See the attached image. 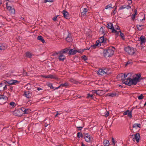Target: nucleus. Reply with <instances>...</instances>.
Segmentation results:
<instances>
[{"mask_svg":"<svg viewBox=\"0 0 146 146\" xmlns=\"http://www.w3.org/2000/svg\"><path fill=\"white\" fill-rule=\"evenodd\" d=\"M128 74H123V78H121V80H122V83L126 85L129 86L134 85H136L138 82H140V80H141L142 78H140L141 77V75L140 74H137L136 75V77L133 79H131L130 78H128L125 81V79L127 76Z\"/></svg>","mask_w":146,"mask_h":146,"instance_id":"f257e3e1","label":"nucleus"},{"mask_svg":"<svg viewBox=\"0 0 146 146\" xmlns=\"http://www.w3.org/2000/svg\"><path fill=\"white\" fill-rule=\"evenodd\" d=\"M114 51L111 48H108L104 50L103 51L104 56L105 57H110L114 54Z\"/></svg>","mask_w":146,"mask_h":146,"instance_id":"f03ea898","label":"nucleus"},{"mask_svg":"<svg viewBox=\"0 0 146 146\" xmlns=\"http://www.w3.org/2000/svg\"><path fill=\"white\" fill-rule=\"evenodd\" d=\"M125 51L129 54L131 55L133 54L135 52V49L133 47L129 46L125 47L124 49Z\"/></svg>","mask_w":146,"mask_h":146,"instance_id":"7ed1b4c3","label":"nucleus"},{"mask_svg":"<svg viewBox=\"0 0 146 146\" xmlns=\"http://www.w3.org/2000/svg\"><path fill=\"white\" fill-rule=\"evenodd\" d=\"M98 74L102 76L105 74H109L110 72L108 69L105 68L104 69H100L99 70L98 72Z\"/></svg>","mask_w":146,"mask_h":146,"instance_id":"20e7f679","label":"nucleus"},{"mask_svg":"<svg viewBox=\"0 0 146 146\" xmlns=\"http://www.w3.org/2000/svg\"><path fill=\"white\" fill-rule=\"evenodd\" d=\"M6 7L7 10L12 15H14L15 13V10L14 8H12L11 6L8 5V3H6Z\"/></svg>","mask_w":146,"mask_h":146,"instance_id":"39448f33","label":"nucleus"},{"mask_svg":"<svg viewBox=\"0 0 146 146\" xmlns=\"http://www.w3.org/2000/svg\"><path fill=\"white\" fill-rule=\"evenodd\" d=\"M15 113L16 115L17 116L20 117L22 116L23 114L22 108L15 110Z\"/></svg>","mask_w":146,"mask_h":146,"instance_id":"423d86ee","label":"nucleus"},{"mask_svg":"<svg viewBox=\"0 0 146 146\" xmlns=\"http://www.w3.org/2000/svg\"><path fill=\"white\" fill-rule=\"evenodd\" d=\"M134 136V137L133 139V140L135 141V140H136L137 143H138L139 141V139L140 138V134L138 133H137L135 135H133L132 136Z\"/></svg>","mask_w":146,"mask_h":146,"instance_id":"0eeeda50","label":"nucleus"},{"mask_svg":"<svg viewBox=\"0 0 146 146\" xmlns=\"http://www.w3.org/2000/svg\"><path fill=\"white\" fill-rule=\"evenodd\" d=\"M6 82L8 84L11 85H16L18 84L19 83V82L17 80H13L7 81Z\"/></svg>","mask_w":146,"mask_h":146,"instance_id":"6e6552de","label":"nucleus"},{"mask_svg":"<svg viewBox=\"0 0 146 146\" xmlns=\"http://www.w3.org/2000/svg\"><path fill=\"white\" fill-rule=\"evenodd\" d=\"M139 41H140V44L143 45V44H144L146 42V38L145 36H141L139 38Z\"/></svg>","mask_w":146,"mask_h":146,"instance_id":"1a4fd4ad","label":"nucleus"},{"mask_svg":"<svg viewBox=\"0 0 146 146\" xmlns=\"http://www.w3.org/2000/svg\"><path fill=\"white\" fill-rule=\"evenodd\" d=\"M7 99V98L6 96L0 94V100L3 102V104L5 103L6 102Z\"/></svg>","mask_w":146,"mask_h":146,"instance_id":"9d476101","label":"nucleus"},{"mask_svg":"<svg viewBox=\"0 0 146 146\" xmlns=\"http://www.w3.org/2000/svg\"><path fill=\"white\" fill-rule=\"evenodd\" d=\"M24 96L27 98H29L32 96L31 93L29 91H25L24 92Z\"/></svg>","mask_w":146,"mask_h":146,"instance_id":"9b49d317","label":"nucleus"},{"mask_svg":"<svg viewBox=\"0 0 146 146\" xmlns=\"http://www.w3.org/2000/svg\"><path fill=\"white\" fill-rule=\"evenodd\" d=\"M132 110L130 111L129 110H127L123 113V114L124 115H127L128 117L131 118L132 117Z\"/></svg>","mask_w":146,"mask_h":146,"instance_id":"f8f14e48","label":"nucleus"},{"mask_svg":"<svg viewBox=\"0 0 146 146\" xmlns=\"http://www.w3.org/2000/svg\"><path fill=\"white\" fill-rule=\"evenodd\" d=\"M7 48V45L5 43H0V50H4Z\"/></svg>","mask_w":146,"mask_h":146,"instance_id":"ddd939ff","label":"nucleus"},{"mask_svg":"<svg viewBox=\"0 0 146 146\" xmlns=\"http://www.w3.org/2000/svg\"><path fill=\"white\" fill-rule=\"evenodd\" d=\"M107 27L112 30H113V29H114L115 28L113 27V24L111 23H108L106 26Z\"/></svg>","mask_w":146,"mask_h":146,"instance_id":"4468645a","label":"nucleus"},{"mask_svg":"<svg viewBox=\"0 0 146 146\" xmlns=\"http://www.w3.org/2000/svg\"><path fill=\"white\" fill-rule=\"evenodd\" d=\"M66 40L69 42H72V39L71 37V35L69 33L68 34L67 36L66 37Z\"/></svg>","mask_w":146,"mask_h":146,"instance_id":"2eb2a0df","label":"nucleus"},{"mask_svg":"<svg viewBox=\"0 0 146 146\" xmlns=\"http://www.w3.org/2000/svg\"><path fill=\"white\" fill-rule=\"evenodd\" d=\"M23 114H27L30 113L31 110L29 109H25L22 108Z\"/></svg>","mask_w":146,"mask_h":146,"instance_id":"dca6fc26","label":"nucleus"},{"mask_svg":"<svg viewBox=\"0 0 146 146\" xmlns=\"http://www.w3.org/2000/svg\"><path fill=\"white\" fill-rule=\"evenodd\" d=\"M90 135L87 133L85 134V135L84 139L87 142H89L90 141Z\"/></svg>","mask_w":146,"mask_h":146,"instance_id":"f3484780","label":"nucleus"},{"mask_svg":"<svg viewBox=\"0 0 146 146\" xmlns=\"http://www.w3.org/2000/svg\"><path fill=\"white\" fill-rule=\"evenodd\" d=\"M62 13L64 17L66 19H68V13L65 11V10H63L62 11Z\"/></svg>","mask_w":146,"mask_h":146,"instance_id":"a211bd4d","label":"nucleus"},{"mask_svg":"<svg viewBox=\"0 0 146 146\" xmlns=\"http://www.w3.org/2000/svg\"><path fill=\"white\" fill-rule=\"evenodd\" d=\"M65 56L62 54H60L58 56V58L60 61H63L65 59Z\"/></svg>","mask_w":146,"mask_h":146,"instance_id":"6ab92c4d","label":"nucleus"},{"mask_svg":"<svg viewBox=\"0 0 146 146\" xmlns=\"http://www.w3.org/2000/svg\"><path fill=\"white\" fill-rule=\"evenodd\" d=\"M48 78L51 79H58L57 76L55 75H48Z\"/></svg>","mask_w":146,"mask_h":146,"instance_id":"aec40b11","label":"nucleus"},{"mask_svg":"<svg viewBox=\"0 0 146 146\" xmlns=\"http://www.w3.org/2000/svg\"><path fill=\"white\" fill-rule=\"evenodd\" d=\"M88 11V10L86 8H84V10H83V11H82L81 13V15L83 16H85L86 15V13Z\"/></svg>","mask_w":146,"mask_h":146,"instance_id":"412c9836","label":"nucleus"},{"mask_svg":"<svg viewBox=\"0 0 146 146\" xmlns=\"http://www.w3.org/2000/svg\"><path fill=\"white\" fill-rule=\"evenodd\" d=\"M37 39L41 41L43 43L45 42V41L43 37L41 36H39L37 38Z\"/></svg>","mask_w":146,"mask_h":146,"instance_id":"4be33fe9","label":"nucleus"},{"mask_svg":"<svg viewBox=\"0 0 146 146\" xmlns=\"http://www.w3.org/2000/svg\"><path fill=\"white\" fill-rule=\"evenodd\" d=\"M26 56L27 57L31 58L32 57L33 54L30 52H28L26 53Z\"/></svg>","mask_w":146,"mask_h":146,"instance_id":"5701e85b","label":"nucleus"},{"mask_svg":"<svg viewBox=\"0 0 146 146\" xmlns=\"http://www.w3.org/2000/svg\"><path fill=\"white\" fill-rule=\"evenodd\" d=\"M99 40L100 41V42L101 43H104L106 41L104 40V36H103L101 37H100L99 38Z\"/></svg>","mask_w":146,"mask_h":146,"instance_id":"b1692460","label":"nucleus"},{"mask_svg":"<svg viewBox=\"0 0 146 146\" xmlns=\"http://www.w3.org/2000/svg\"><path fill=\"white\" fill-rule=\"evenodd\" d=\"M144 25H137V27L139 31H141L144 29Z\"/></svg>","mask_w":146,"mask_h":146,"instance_id":"393cba45","label":"nucleus"},{"mask_svg":"<svg viewBox=\"0 0 146 146\" xmlns=\"http://www.w3.org/2000/svg\"><path fill=\"white\" fill-rule=\"evenodd\" d=\"M111 32L112 33H115L116 37L118 36L119 33H120L119 31H117L115 29H113V30H112Z\"/></svg>","mask_w":146,"mask_h":146,"instance_id":"a878e982","label":"nucleus"},{"mask_svg":"<svg viewBox=\"0 0 146 146\" xmlns=\"http://www.w3.org/2000/svg\"><path fill=\"white\" fill-rule=\"evenodd\" d=\"M103 144L105 146H108L110 145L109 141L107 140H104L103 141Z\"/></svg>","mask_w":146,"mask_h":146,"instance_id":"bb28decb","label":"nucleus"},{"mask_svg":"<svg viewBox=\"0 0 146 146\" xmlns=\"http://www.w3.org/2000/svg\"><path fill=\"white\" fill-rule=\"evenodd\" d=\"M69 50V48H66L62 50L61 51V52L62 53H66Z\"/></svg>","mask_w":146,"mask_h":146,"instance_id":"cd10ccee","label":"nucleus"},{"mask_svg":"<svg viewBox=\"0 0 146 146\" xmlns=\"http://www.w3.org/2000/svg\"><path fill=\"white\" fill-rule=\"evenodd\" d=\"M134 14L132 15V19L133 20H134L135 18L136 15H137V10L136 9L134 10Z\"/></svg>","mask_w":146,"mask_h":146,"instance_id":"c85d7f7f","label":"nucleus"},{"mask_svg":"<svg viewBox=\"0 0 146 146\" xmlns=\"http://www.w3.org/2000/svg\"><path fill=\"white\" fill-rule=\"evenodd\" d=\"M3 84L4 82L1 83L0 84V91H3L4 90V88H3Z\"/></svg>","mask_w":146,"mask_h":146,"instance_id":"c756f323","label":"nucleus"},{"mask_svg":"<svg viewBox=\"0 0 146 146\" xmlns=\"http://www.w3.org/2000/svg\"><path fill=\"white\" fill-rule=\"evenodd\" d=\"M140 124L135 123L133 125V127L137 128V127H140Z\"/></svg>","mask_w":146,"mask_h":146,"instance_id":"7c9ffc66","label":"nucleus"},{"mask_svg":"<svg viewBox=\"0 0 146 146\" xmlns=\"http://www.w3.org/2000/svg\"><path fill=\"white\" fill-rule=\"evenodd\" d=\"M99 92H100V90H94L92 91L93 93L96 94L98 95L100 94V93H99Z\"/></svg>","mask_w":146,"mask_h":146,"instance_id":"2f4dec72","label":"nucleus"},{"mask_svg":"<svg viewBox=\"0 0 146 146\" xmlns=\"http://www.w3.org/2000/svg\"><path fill=\"white\" fill-rule=\"evenodd\" d=\"M9 105L12 106V107L14 108L16 106V105L15 102H12L9 103Z\"/></svg>","mask_w":146,"mask_h":146,"instance_id":"473e14b6","label":"nucleus"},{"mask_svg":"<svg viewBox=\"0 0 146 146\" xmlns=\"http://www.w3.org/2000/svg\"><path fill=\"white\" fill-rule=\"evenodd\" d=\"M77 137L80 138L82 137V138L83 137V135L82 134V133H80V132H78L77 134Z\"/></svg>","mask_w":146,"mask_h":146,"instance_id":"72a5a7b5","label":"nucleus"},{"mask_svg":"<svg viewBox=\"0 0 146 146\" xmlns=\"http://www.w3.org/2000/svg\"><path fill=\"white\" fill-rule=\"evenodd\" d=\"M117 95V94L116 93H111L109 94L108 96H110L111 97H113L114 96H116Z\"/></svg>","mask_w":146,"mask_h":146,"instance_id":"f704fd0d","label":"nucleus"},{"mask_svg":"<svg viewBox=\"0 0 146 146\" xmlns=\"http://www.w3.org/2000/svg\"><path fill=\"white\" fill-rule=\"evenodd\" d=\"M119 32L120 33V36L123 40H124L125 38L124 34L121 32V31H119Z\"/></svg>","mask_w":146,"mask_h":146,"instance_id":"c9c22d12","label":"nucleus"},{"mask_svg":"<svg viewBox=\"0 0 146 146\" xmlns=\"http://www.w3.org/2000/svg\"><path fill=\"white\" fill-rule=\"evenodd\" d=\"M68 85V84L67 83H65L64 84H60V86L62 87H66Z\"/></svg>","mask_w":146,"mask_h":146,"instance_id":"e433bc0d","label":"nucleus"},{"mask_svg":"<svg viewBox=\"0 0 146 146\" xmlns=\"http://www.w3.org/2000/svg\"><path fill=\"white\" fill-rule=\"evenodd\" d=\"M132 63L133 62H132V60H130L127 62L125 64V66H126L130 64H132Z\"/></svg>","mask_w":146,"mask_h":146,"instance_id":"4c0bfd02","label":"nucleus"},{"mask_svg":"<svg viewBox=\"0 0 146 146\" xmlns=\"http://www.w3.org/2000/svg\"><path fill=\"white\" fill-rule=\"evenodd\" d=\"M48 86L51 89H54V87L53 86L52 84V83H48L47 84Z\"/></svg>","mask_w":146,"mask_h":146,"instance_id":"58836bf2","label":"nucleus"},{"mask_svg":"<svg viewBox=\"0 0 146 146\" xmlns=\"http://www.w3.org/2000/svg\"><path fill=\"white\" fill-rule=\"evenodd\" d=\"M100 31L102 34H103L105 33V32L103 27H101L100 29Z\"/></svg>","mask_w":146,"mask_h":146,"instance_id":"ea45409f","label":"nucleus"},{"mask_svg":"<svg viewBox=\"0 0 146 146\" xmlns=\"http://www.w3.org/2000/svg\"><path fill=\"white\" fill-rule=\"evenodd\" d=\"M111 6H112V4H111L108 5H107L106 7L105 8V9H107L109 8H113V7H112Z\"/></svg>","mask_w":146,"mask_h":146,"instance_id":"a19ab883","label":"nucleus"},{"mask_svg":"<svg viewBox=\"0 0 146 146\" xmlns=\"http://www.w3.org/2000/svg\"><path fill=\"white\" fill-rule=\"evenodd\" d=\"M80 84L79 82L77 81L74 80V86H76V85Z\"/></svg>","mask_w":146,"mask_h":146,"instance_id":"79ce46f5","label":"nucleus"},{"mask_svg":"<svg viewBox=\"0 0 146 146\" xmlns=\"http://www.w3.org/2000/svg\"><path fill=\"white\" fill-rule=\"evenodd\" d=\"M69 55H70L73 54V49H71L69 50Z\"/></svg>","mask_w":146,"mask_h":146,"instance_id":"37998d69","label":"nucleus"},{"mask_svg":"<svg viewBox=\"0 0 146 146\" xmlns=\"http://www.w3.org/2000/svg\"><path fill=\"white\" fill-rule=\"evenodd\" d=\"M82 58L84 60V61L88 59L87 56L85 55H84L82 56Z\"/></svg>","mask_w":146,"mask_h":146,"instance_id":"c03bdc74","label":"nucleus"},{"mask_svg":"<svg viewBox=\"0 0 146 146\" xmlns=\"http://www.w3.org/2000/svg\"><path fill=\"white\" fill-rule=\"evenodd\" d=\"M97 46V44H94L91 46V47L92 49H95Z\"/></svg>","mask_w":146,"mask_h":146,"instance_id":"a18cd8bd","label":"nucleus"},{"mask_svg":"<svg viewBox=\"0 0 146 146\" xmlns=\"http://www.w3.org/2000/svg\"><path fill=\"white\" fill-rule=\"evenodd\" d=\"M84 51V49H83L82 50H81V49L78 50H77V52L80 53H82Z\"/></svg>","mask_w":146,"mask_h":146,"instance_id":"49530a36","label":"nucleus"},{"mask_svg":"<svg viewBox=\"0 0 146 146\" xmlns=\"http://www.w3.org/2000/svg\"><path fill=\"white\" fill-rule=\"evenodd\" d=\"M126 5H123L122 6H121L120 7H119V10H121L123 9H124L125 8H126Z\"/></svg>","mask_w":146,"mask_h":146,"instance_id":"de8ad7c7","label":"nucleus"},{"mask_svg":"<svg viewBox=\"0 0 146 146\" xmlns=\"http://www.w3.org/2000/svg\"><path fill=\"white\" fill-rule=\"evenodd\" d=\"M3 86H4V87H3V88H4V90H6L7 89V85L6 84V83L4 82V84H3Z\"/></svg>","mask_w":146,"mask_h":146,"instance_id":"09e8293b","label":"nucleus"},{"mask_svg":"<svg viewBox=\"0 0 146 146\" xmlns=\"http://www.w3.org/2000/svg\"><path fill=\"white\" fill-rule=\"evenodd\" d=\"M7 1H8L9 2L14 3H16L17 1L16 0H7Z\"/></svg>","mask_w":146,"mask_h":146,"instance_id":"8fccbe9b","label":"nucleus"},{"mask_svg":"<svg viewBox=\"0 0 146 146\" xmlns=\"http://www.w3.org/2000/svg\"><path fill=\"white\" fill-rule=\"evenodd\" d=\"M143 94H141L140 96L138 97V98L139 100H141L143 99Z\"/></svg>","mask_w":146,"mask_h":146,"instance_id":"3c124183","label":"nucleus"},{"mask_svg":"<svg viewBox=\"0 0 146 146\" xmlns=\"http://www.w3.org/2000/svg\"><path fill=\"white\" fill-rule=\"evenodd\" d=\"M44 1L43 2V3H45L47 2H52L53 1H52L49 0H43Z\"/></svg>","mask_w":146,"mask_h":146,"instance_id":"603ef678","label":"nucleus"},{"mask_svg":"<svg viewBox=\"0 0 146 146\" xmlns=\"http://www.w3.org/2000/svg\"><path fill=\"white\" fill-rule=\"evenodd\" d=\"M58 17V16H54L52 19L54 21H56V19H57V17Z\"/></svg>","mask_w":146,"mask_h":146,"instance_id":"864d4df0","label":"nucleus"},{"mask_svg":"<svg viewBox=\"0 0 146 146\" xmlns=\"http://www.w3.org/2000/svg\"><path fill=\"white\" fill-rule=\"evenodd\" d=\"M93 96V95L92 94H88L87 96V98H89L90 97L92 98Z\"/></svg>","mask_w":146,"mask_h":146,"instance_id":"5fc2aeb1","label":"nucleus"},{"mask_svg":"<svg viewBox=\"0 0 146 146\" xmlns=\"http://www.w3.org/2000/svg\"><path fill=\"white\" fill-rule=\"evenodd\" d=\"M61 114H62V113L60 111H57L56 112V114L58 115V116L59 115Z\"/></svg>","mask_w":146,"mask_h":146,"instance_id":"6e6d98bb","label":"nucleus"},{"mask_svg":"<svg viewBox=\"0 0 146 146\" xmlns=\"http://www.w3.org/2000/svg\"><path fill=\"white\" fill-rule=\"evenodd\" d=\"M115 29L117 30H119V31H121L119 27L118 26H115Z\"/></svg>","mask_w":146,"mask_h":146,"instance_id":"4d7b16f0","label":"nucleus"},{"mask_svg":"<svg viewBox=\"0 0 146 146\" xmlns=\"http://www.w3.org/2000/svg\"><path fill=\"white\" fill-rule=\"evenodd\" d=\"M126 8L127 9H129L131 8V7L129 6V5H127V6L126 5Z\"/></svg>","mask_w":146,"mask_h":146,"instance_id":"13d9d810","label":"nucleus"},{"mask_svg":"<svg viewBox=\"0 0 146 146\" xmlns=\"http://www.w3.org/2000/svg\"><path fill=\"white\" fill-rule=\"evenodd\" d=\"M128 3L129 5H130L131 4L132 2V0H129L128 1Z\"/></svg>","mask_w":146,"mask_h":146,"instance_id":"bf43d9fd","label":"nucleus"},{"mask_svg":"<svg viewBox=\"0 0 146 146\" xmlns=\"http://www.w3.org/2000/svg\"><path fill=\"white\" fill-rule=\"evenodd\" d=\"M109 111H107L106 113L105 114V116L106 117H107V116H108L109 115Z\"/></svg>","mask_w":146,"mask_h":146,"instance_id":"052dcab7","label":"nucleus"},{"mask_svg":"<svg viewBox=\"0 0 146 146\" xmlns=\"http://www.w3.org/2000/svg\"><path fill=\"white\" fill-rule=\"evenodd\" d=\"M77 127L78 128V129L80 130H81L83 128L82 127Z\"/></svg>","mask_w":146,"mask_h":146,"instance_id":"680f3d73","label":"nucleus"},{"mask_svg":"<svg viewBox=\"0 0 146 146\" xmlns=\"http://www.w3.org/2000/svg\"><path fill=\"white\" fill-rule=\"evenodd\" d=\"M116 12V11L115 10H114L113 11H112V13H113L114 15H115Z\"/></svg>","mask_w":146,"mask_h":146,"instance_id":"e2e57ef3","label":"nucleus"},{"mask_svg":"<svg viewBox=\"0 0 146 146\" xmlns=\"http://www.w3.org/2000/svg\"><path fill=\"white\" fill-rule=\"evenodd\" d=\"M60 87H61V86H60V85L59 86H58V87H56L55 88H54V90H56V89H58V88H60Z\"/></svg>","mask_w":146,"mask_h":146,"instance_id":"0e129e2a","label":"nucleus"},{"mask_svg":"<svg viewBox=\"0 0 146 146\" xmlns=\"http://www.w3.org/2000/svg\"><path fill=\"white\" fill-rule=\"evenodd\" d=\"M112 140L113 143L114 145H115V141H114V139L113 137L112 139Z\"/></svg>","mask_w":146,"mask_h":146,"instance_id":"69168bd1","label":"nucleus"},{"mask_svg":"<svg viewBox=\"0 0 146 146\" xmlns=\"http://www.w3.org/2000/svg\"><path fill=\"white\" fill-rule=\"evenodd\" d=\"M77 52V50H74V55L75 54H76V52Z\"/></svg>","mask_w":146,"mask_h":146,"instance_id":"338daca9","label":"nucleus"},{"mask_svg":"<svg viewBox=\"0 0 146 146\" xmlns=\"http://www.w3.org/2000/svg\"><path fill=\"white\" fill-rule=\"evenodd\" d=\"M37 90H38V91H40V90H42V89L40 88H39V87H38L37 88Z\"/></svg>","mask_w":146,"mask_h":146,"instance_id":"774afa93","label":"nucleus"}]
</instances>
